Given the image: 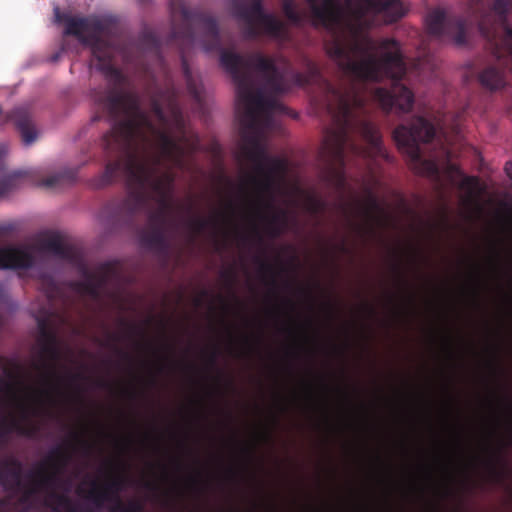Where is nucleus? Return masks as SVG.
I'll return each mask as SVG.
<instances>
[{
    "label": "nucleus",
    "instance_id": "393cba45",
    "mask_svg": "<svg viewBox=\"0 0 512 512\" xmlns=\"http://www.w3.org/2000/svg\"><path fill=\"white\" fill-rule=\"evenodd\" d=\"M52 184H53V182H52V181H47V182L45 183V185H46V186H51Z\"/></svg>",
    "mask_w": 512,
    "mask_h": 512
},
{
    "label": "nucleus",
    "instance_id": "9d476101",
    "mask_svg": "<svg viewBox=\"0 0 512 512\" xmlns=\"http://www.w3.org/2000/svg\"><path fill=\"white\" fill-rule=\"evenodd\" d=\"M374 99L385 110L395 107L402 112H408L413 105V94L401 85H394L392 94L382 88L376 89Z\"/></svg>",
    "mask_w": 512,
    "mask_h": 512
},
{
    "label": "nucleus",
    "instance_id": "ddd939ff",
    "mask_svg": "<svg viewBox=\"0 0 512 512\" xmlns=\"http://www.w3.org/2000/svg\"><path fill=\"white\" fill-rule=\"evenodd\" d=\"M93 30L92 24L82 18H67L66 19V34H73L79 38L80 41L86 42L85 35Z\"/></svg>",
    "mask_w": 512,
    "mask_h": 512
},
{
    "label": "nucleus",
    "instance_id": "6e6552de",
    "mask_svg": "<svg viewBox=\"0 0 512 512\" xmlns=\"http://www.w3.org/2000/svg\"><path fill=\"white\" fill-rule=\"evenodd\" d=\"M39 250L29 246L0 248V269H26L35 262Z\"/></svg>",
    "mask_w": 512,
    "mask_h": 512
},
{
    "label": "nucleus",
    "instance_id": "f8f14e48",
    "mask_svg": "<svg viewBox=\"0 0 512 512\" xmlns=\"http://www.w3.org/2000/svg\"><path fill=\"white\" fill-rule=\"evenodd\" d=\"M156 138L161 149V153L169 158L177 160L178 155L186 152V145L182 141H177L165 133H157Z\"/></svg>",
    "mask_w": 512,
    "mask_h": 512
},
{
    "label": "nucleus",
    "instance_id": "6ab92c4d",
    "mask_svg": "<svg viewBox=\"0 0 512 512\" xmlns=\"http://www.w3.org/2000/svg\"><path fill=\"white\" fill-rule=\"evenodd\" d=\"M254 65L267 73L275 71V64L269 59H265L261 56H256L254 59Z\"/></svg>",
    "mask_w": 512,
    "mask_h": 512
},
{
    "label": "nucleus",
    "instance_id": "f257e3e1",
    "mask_svg": "<svg viewBox=\"0 0 512 512\" xmlns=\"http://www.w3.org/2000/svg\"><path fill=\"white\" fill-rule=\"evenodd\" d=\"M307 1L316 21L332 33L328 56L347 76L366 82L402 77L405 65L399 44L392 39L374 41L362 30L376 16L384 22L402 17L407 8L400 0H347L345 10L338 0Z\"/></svg>",
    "mask_w": 512,
    "mask_h": 512
},
{
    "label": "nucleus",
    "instance_id": "5701e85b",
    "mask_svg": "<svg viewBox=\"0 0 512 512\" xmlns=\"http://www.w3.org/2000/svg\"><path fill=\"white\" fill-rule=\"evenodd\" d=\"M54 13H55V20H56L57 22H60L62 19H61V16H60L59 8H57V7H56V8L54 9Z\"/></svg>",
    "mask_w": 512,
    "mask_h": 512
},
{
    "label": "nucleus",
    "instance_id": "f3484780",
    "mask_svg": "<svg viewBox=\"0 0 512 512\" xmlns=\"http://www.w3.org/2000/svg\"><path fill=\"white\" fill-rule=\"evenodd\" d=\"M461 187L467 193V199L474 201L479 193V181L475 177H463L461 180Z\"/></svg>",
    "mask_w": 512,
    "mask_h": 512
},
{
    "label": "nucleus",
    "instance_id": "2eb2a0df",
    "mask_svg": "<svg viewBox=\"0 0 512 512\" xmlns=\"http://www.w3.org/2000/svg\"><path fill=\"white\" fill-rule=\"evenodd\" d=\"M221 64L228 72L235 75L238 69L243 66V60L232 52H223L221 54Z\"/></svg>",
    "mask_w": 512,
    "mask_h": 512
},
{
    "label": "nucleus",
    "instance_id": "a211bd4d",
    "mask_svg": "<svg viewBox=\"0 0 512 512\" xmlns=\"http://www.w3.org/2000/svg\"><path fill=\"white\" fill-rule=\"evenodd\" d=\"M17 125L21 131L24 143L26 145H31L36 140L38 135L35 128L29 123L18 122Z\"/></svg>",
    "mask_w": 512,
    "mask_h": 512
},
{
    "label": "nucleus",
    "instance_id": "39448f33",
    "mask_svg": "<svg viewBox=\"0 0 512 512\" xmlns=\"http://www.w3.org/2000/svg\"><path fill=\"white\" fill-rule=\"evenodd\" d=\"M54 400V389L45 381L37 386L17 382L5 388L3 406L14 414L27 415Z\"/></svg>",
    "mask_w": 512,
    "mask_h": 512
},
{
    "label": "nucleus",
    "instance_id": "b1692460",
    "mask_svg": "<svg viewBox=\"0 0 512 512\" xmlns=\"http://www.w3.org/2000/svg\"><path fill=\"white\" fill-rule=\"evenodd\" d=\"M494 8H495V10H497V11L501 12V9H500V1H499V2H497V3L495 4V7H494Z\"/></svg>",
    "mask_w": 512,
    "mask_h": 512
},
{
    "label": "nucleus",
    "instance_id": "9b49d317",
    "mask_svg": "<svg viewBox=\"0 0 512 512\" xmlns=\"http://www.w3.org/2000/svg\"><path fill=\"white\" fill-rule=\"evenodd\" d=\"M248 19L251 23L256 25L258 29L271 35H277L281 31V23L274 16L266 14L261 9L259 3H255L248 12Z\"/></svg>",
    "mask_w": 512,
    "mask_h": 512
},
{
    "label": "nucleus",
    "instance_id": "423d86ee",
    "mask_svg": "<svg viewBox=\"0 0 512 512\" xmlns=\"http://www.w3.org/2000/svg\"><path fill=\"white\" fill-rule=\"evenodd\" d=\"M435 134L434 127L422 118L413 121L410 128L400 126L394 131V139L397 145L405 150L411 158L418 163L415 166L419 173L434 175L439 172V166L434 161L420 160L417 142H427L433 138Z\"/></svg>",
    "mask_w": 512,
    "mask_h": 512
},
{
    "label": "nucleus",
    "instance_id": "a878e982",
    "mask_svg": "<svg viewBox=\"0 0 512 512\" xmlns=\"http://www.w3.org/2000/svg\"><path fill=\"white\" fill-rule=\"evenodd\" d=\"M457 27H458L459 30L462 31V26L461 25H458Z\"/></svg>",
    "mask_w": 512,
    "mask_h": 512
},
{
    "label": "nucleus",
    "instance_id": "412c9836",
    "mask_svg": "<svg viewBox=\"0 0 512 512\" xmlns=\"http://www.w3.org/2000/svg\"><path fill=\"white\" fill-rule=\"evenodd\" d=\"M507 175L512 179V163H508L505 167Z\"/></svg>",
    "mask_w": 512,
    "mask_h": 512
},
{
    "label": "nucleus",
    "instance_id": "0eeeda50",
    "mask_svg": "<svg viewBox=\"0 0 512 512\" xmlns=\"http://www.w3.org/2000/svg\"><path fill=\"white\" fill-rule=\"evenodd\" d=\"M155 133L148 123L146 117L142 114L136 115L133 120H129L114 127L111 134L107 138V145L113 143L117 145H129L137 140H145L146 133Z\"/></svg>",
    "mask_w": 512,
    "mask_h": 512
},
{
    "label": "nucleus",
    "instance_id": "f03ea898",
    "mask_svg": "<svg viewBox=\"0 0 512 512\" xmlns=\"http://www.w3.org/2000/svg\"><path fill=\"white\" fill-rule=\"evenodd\" d=\"M364 102L363 87L359 83L331 91L328 109L334 127L325 137V155L334 160H342L346 147L362 157H374L382 153L377 130L361 118Z\"/></svg>",
    "mask_w": 512,
    "mask_h": 512
},
{
    "label": "nucleus",
    "instance_id": "1a4fd4ad",
    "mask_svg": "<svg viewBox=\"0 0 512 512\" xmlns=\"http://www.w3.org/2000/svg\"><path fill=\"white\" fill-rule=\"evenodd\" d=\"M126 170L130 177L139 183V185L144 187L147 184H151L153 188L159 192L164 193L170 182L168 177H165L163 183L162 181H154V168H152L151 164L147 160L142 158L140 159L136 156H133L128 160Z\"/></svg>",
    "mask_w": 512,
    "mask_h": 512
},
{
    "label": "nucleus",
    "instance_id": "7ed1b4c3",
    "mask_svg": "<svg viewBox=\"0 0 512 512\" xmlns=\"http://www.w3.org/2000/svg\"><path fill=\"white\" fill-rule=\"evenodd\" d=\"M242 157L254 167L248 182L252 195L245 211V222L253 234H277L284 229L285 215L275 210L271 200L285 177V163L267 156L258 142L249 139Z\"/></svg>",
    "mask_w": 512,
    "mask_h": 512
},
{
    "label": "nucleus",
    "instance_id": "dca6fc26",
    "mask_svg": "<svg viewBox=\"0 0 512 512\" xmlns=\"http://www.w3.org/2000/svg\"><path fill=\"white\" fill-rule=\"evenodd\" d=\"M429 31L433 34H440L445 26V14L442 11H434L426 19Z\"/></svg>",
    "mask_w": 512,
    "mask_h": 512
},
{
    "label": "nucleus",
    "instance_id": "4468645a",
    "mask_svg": "<svg viewBox=\"0 0 512 512\" xmlns=\"http://www.w3.org/2000/svg\"><path fill=\"white\" fill-rule=\"evenodd\" d=\"M480 82L490 90H496L504 86L503 74L495 68H487L480 75Z\"/></svg>",
    "mask_w": 512,
    "mask_h": 512
},
{
    "label": "nucleus",
    "instance_id": "4be33fe9",
    "mask_svg": "<svg viewBox=\"0 0 512 512\" xmlns=\"http://www.w3.org/2000/svg\"><path fill=\"white\" fill-rule=\"evenodd\" d=\"M454 41H455V43H456V44H458V45H461V44H463V43L465 42L464 37L462 36V34H461V35H459V36H456V37L454 38Z\"/></svg>",
    "mask_w": 512,
    "mask_h": 512
},
{
    "label": "nucleus",
    "instance_id": "aec40b11",
    "mask_svg": "<svg viewBox=\"0 0 512 512\" xmlns=\"http://www.w3.org/2000/svg\"><path fill=\"white\" fill-rule=\"evenodd\" d=\"M283 9L287 15V17L293 21H297L299 19L298 14L295 9L294 0H283Z\"/></svg>",
    "mask_w": 512,
    "mask_h": 512
},
{
    "label": "nucleus",
    "instance_id": "20e7f679",
    "mask_svg": "<svg viewBox=\"0 0 512 512\" xmlns=\"http://www.w3.org/2000/svg\"><path fill=\"white\" fill-rule=\"evenodd\" d=\"M237 114L245 129V138L253 132L262 131L270 125V118L281 110L276 97L267 96L264 91H255L246 83L237 89Z\"/></svg>",
    "mask_w": 512,
    "mask_h": 512
}]
</instances>
